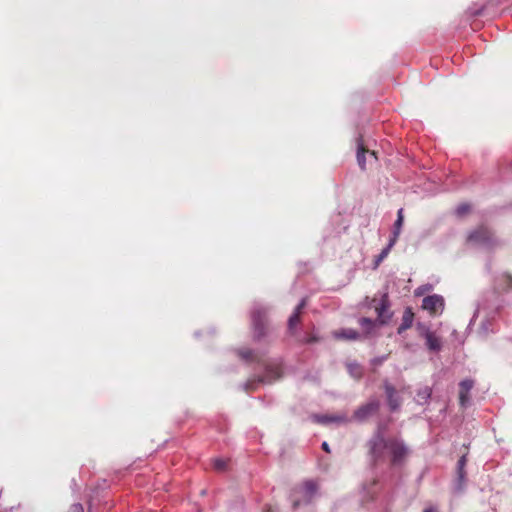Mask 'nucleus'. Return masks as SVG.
<instances>
[{"mask_svg":"<svg viewBox=\"0 0 512 512\" xmlns=\"http://www.w3.org/2000/svg\"><path fill=\"white\" fill-rule=\"evenodd\" d=\"M318 340H319V339H318V337H316V336H311V337H308V338L306 339V342H307V343H314V342H317Z\"/></svg>","mask_w":512,"mask_h":512,"instance_id":"2f4dec72","label":"nucleus"},{"mask_svg":"<svg viewBox=\"0 0 512 512\" xmlns=\"http://www.w3.org/2000/svg\"><path fill=\"white\" fill-rule=\"evenodd\" d=\"M283 369L281 363H270L265 368V373L258 378V382L272 383L282 377Z\"/></svg>","mask_w":512,"mask_h":512,"instance_id":"6e6552de","label":"nucleus"},{"mask_svg":"<svg viewBox=\"0 0 512 512\" xmlns=\"http://www.w3.org/2000/svg\"><path fill=\"white\" fill-rule=\"evenodd\" d=\"M238 355L245 361L254 360V352L249 348H243L238 350Z\"/></svg>","mask_w":512,"mask_h":512,"instance_id":"5701e85b","label":"nucleus"},{"mask_svg":"<svg viewBox=\"0 0 512 512\" xmlns=\"http://www.w3.org/2000/svg\"><path fill=\"white\" fill-rule=\"evenodd\" d=\"M292 505H293V508L296 509L301 505V501L299 499L295 498L292 500Z\"/></svg>","mask_w":512,"mask_h":512,"instance_id":"7c9ffc66","label":"nucleus"},{"mask_svg":"<svg viewBox=\"0 0 512 512\" xmlns=\"http://www.w3.org/2000/svg\"><path fill=\"white\" fill-rule=\"evenodd\" d=\"M422 308L433 314L442 312L444 309V298L438 294L427 296L422 301Z\"/></svg>","mask_w":512,"mask_h":512,"instance_id":"423d86ee","label":"nucleus"},{"mask_svg":"<svg viewBox=\"0 0 512 512\" xmlns=\"http://www.w3.org/2000/svg\"><path fill=\"white\" fill-rule=\"evenodd\" d=\"M377 312V323L380 325L386 324L392 317V313L389 311V299L388 295L384 294L380 300L379 306L376 307Z\"/></svg>","mask_w":512,"mask_h":512,"instance_id":"1a4fd4ad","label":"nucleus"},{"mask_svg":"<svg viewBox=\"0 0 512 512\" xmlns=\"http://www.w3.org/2000/svg\"><path fill=\"white\" fill-rule=\"evenodd\" d=\"M467 463V456L463 455L460 457V459L457 462V470H465V466Z\"/></svg>","mask_w":512,"mask_h":512,"instance_id":"bb28decb","label":"nucleus"},{"mask_svg":"<svg viewBox=\"0 0 512 512\" xmlns=\"http://www.w3.org/2000/svg\"><path fill=\"white\" fill-rule=\"evenodd\" d=\"M383 388L385 390L387 404L389 406L390 411L395 412L399 410L402 404V399L395 389V387L389 383L387 380L383 382Z\"/></svg>","mask_w":512,"mask_h":512,"instance_id":"39448f33","label":"nucleus"},{"mask_svg":"<svg viewBox=\"0 0 512 512\" xmlns=\"http://www.w3.org/2000/svg\"><path fill=\"white\" fill-rule=\"evenodd\" d=\"M387 359V356L382 357H376L372 360V364L375 366L381 365L385 360Z\"/></svg>","mask_w":512,"mask_h":512,"instance_id":"c756f323","label":"nucleus"},{"mask_svg":"<svg viewBox=\"0 0 512 512\" xmlns=\"http://www.w3.org/2000/svg\"><path fill=\"white\" fill-rule=\"evenodd\" d=\"M434 511H435V510H434L432 507H430V508H426V509L424 510V512H434Z\"/></svg>","mask_w":512,"mask_h":512,"instance_id":"c9c22d12","label":"nucleus"},{"mask_svg":"<svg viewBox=\"0 0 512 512\" xmlns=\"http://www.w3.org/2000/svg\"><path fill=\"white\" fill-rule=\"evenodd\" d=\"M466 481L465 470H457V479L455 483V490L462 491Z\"/></svg>","mask_w":512,"mask_h":512,"instance_id":"412c9836","label":"nucleus"},{"mask_svg":"<svg viewBox=\"0 0 512 512\" xmlns=\"http://www.w3.org/2000/svg\"><path fill=\"white\" fill-rule=\"evenodd\" d=\"M432 289V286L427 284V285H422V286H419L416 290H415V295L416 296H422L424 293L430 291Z\"/></svg>","mask_w":512,"mask_h":512,"instance_id":"393cba45","label":"nucleus"},{"mask_svg":"<svg viewBox=\"0 0 512 512\" xmlns=\"http://www.w3.org/2000/svg\"><path fill=\"white\" fill-rule=\"evenodd\" d=\"M213 465L217 471H223L226 468V461L223 459H215Z\"/></svg>","mask_w":512,"mask_h":512,"instance_id":"a878e982","label":"nucleus"},{"mask_svg":"<svg viewBox=\"0 0 512 512\" xmlns=\"http://www.w3.org/2000/svg\"><path fill=\"white\" fill-rule=\"evenodd\" d=\"M359 324L367 333H371L374 327L377 325V321L367 317H362L359 319Z\"/></svg>","mask_w":512,"mask_h":512,"instance_id":"6ab92c4d","label":"nucleus"},{"mask_svg":"<svg viewBox=\"0 0 512 512\" xmlns=\"http://www.w3.org/2000/svg\"><path fill=\"white\" fill-rule=\"evenodd\" d=\"M432 395V389L428 386L418 389L416 394V402L419 405H424L429 402Z\"/></svg>","mask_w":512,"mask_h":512,"instance_id":"f3484780","label":"nucleus"},{"mask_svg":"<svg viewBox=\"0 0 512 512\" xmlns=\"http://www.w3.org/2000/svg\"><path fill=\"white\" fill-rule=\"evenodd\" d=\"M403 221H404V216H403V209L400 208L397 212V219L394 223V228H393V232H392V236L390 237V239H394V243L397 242V239L400 235V232H401V229H402V225H403Z\"/></svg>","mask_w":512,"mask_h":512,"instance_id":"dca6fc26","label":"nucleus"},{"mask_svg":"<svg viewBox=\"0 0 512 512\" xmlns=\"http://www.w3.org/2000/svg\"><path fill=\"white\" fill-rule=\"evenodd\" d=\"M306 305V300L305 299H302L299 304L296 306L294 312L298 313V314H301L303 308L305 307Z\"/></svg>","mask_w":512,"mask_h":512,"instance_id":"c85d7f7f","label":"nucleus"},{"mask_svg":"<svg viewBox=\"0 0 512 512\" xmlns=\"http://www.w3.org/2000/svg\"><path fill=\"white\" fill-rule=\"evenodd\" d=\"M245 389H246V390L254 389V381H248V382L245 384Z\"/></svg>","mask_w":512,"mask_h":512,"instance_id":"473e14b6","label":"nucleus"},{"mask_svg":"<svg viewBox=\"0 0 512 512\" xmlns=\"http://www.w3.org/2000/svg\"><path fill=\"white\" fill-rule=\"evenodd\" d=\"M469 210H470V205L467 203H463V204H460L459 206H457L455 213L457 216L462 217L465 214H467Z\"/></svg>","mask_w":512,"mask_h":512,"instance_id":"b1692460","label":"nucleus"},{"mask_svg":"<svg viewBox=\"0 0 512 512\" xmlns=\"http://www.w3.org/2000/svg\"><path fill=\"white\" fill-rule=\"evenodd\" d=\"M333 336L337 339L356 340L360 334L354 329L346 328L333 332Z\"/></svg>","mask_w":512,"mask_h":512,"instance_id":"2eb2a0df","label":"nucleus"},{"mask_svg":"<svg viewBox=\"0 0 512 512\" xmlns=\"http://www.w3.org/2000/svg\"><path fill=\"white\" fill-rule=\"evenodd\" d=\"M313 421L323 424V425H329V424H347L351 421L350 418L345 413L336 414V415H320L315 414L312 416Z\"/></svg>","mask_w":512,"mask_h":512,"instance_id":"0eeeda50","label":"nucleus"},{"mask_svg":"<svg viewBox=\"0 0 512 512\" xmlns=\"http://www.w3.org/2000/svg\"><path fill=\"white\" fill-rule=\"evenodd\" d=\"M414 319V314L412 312V309L407 307L404 310L403 316H402V322L400 326L398 327V334H402L405 330L409 329L412 326Z\"/></svg>","mask_w":512,"mask_h":512,"instance_id":"ddd939ff","label":"nucleus"},{"mask_svg":"<svg viewBox=\"0 0 512 512\" xmlns=\"http://www.w3.org/2000/svg\"><path fill=\"white\" fill-rule=\"evenodd\" d=\"M300 322V314L293 312L288 319V329L291 333H293L295 327Z\"/></svg>","mask_w":512,"mask_h":512,"instance_id":"4be33fe9","label":"nucleus"},{"mask_svg":"<svg viewBox=\"0 0 512 512\" xmlns=\"http://www.w3.org/2000/svg\"><path fill=\"white\" fill-rule=\"evenodd\" d=\"M474 386V381L471 379H464L459 383V402L462 407H466L469 402V393Z\"/></svg>","mask_w":512,"mask_h":512,"instance_id":"f8f14e48","label":"nucleus"},{"mask_svg":"<svg viewBox=\"0 0 512 512\" xmlns=\"http://www.w3.org/2000/svg\"><path fill=\"white\" fill-rule=\"evenodd\" d=\"M366 153H369L371 157H373L375 160H377L376 152L375 151H369L365 147V145L363 143L362 137L359 136L357 138V153H356V157H357V163H358L359 167L362 170H365V168H366V158H365V154Z\"/></svg>","mask_w":512,"mask_h":512,"instance_id":"9d476101","label":"nucleus"},{"mask_svg":"<svg viewBox=\"0 0 512 512\" xmlns=\"http://www.w3.org/2000/svg\"><path fill=\"white\" fill-rule=\"evenodd\" d=\"M317 484L312 481H306L301 488L295 490L294 493H300L303 496L304 503H309L317 493Z\"/></svg>","mask_w":512,"mask_h":512,"instance_id":"9b49d317","label":"nucleus"},{"mask_svg":"<svg viewBox=\"0 0 512 512\" xmlns=\"http://www.w3.org/2000/svg\"><path fill=\"white\" fill-rule=\"evenodd\" d=\"M426 345L429 350L438 352L441 350L442 344L440 339L431 331L425 332Z\"/></svg>","mask_w":512,"mask_h":512,"instance_id":"4468645a","label":"nucleus"},{"mask_svg":"<svg viewBox=\"0 0 512 512\" xmlns=\"http://www.w3.org/2000/svg\"><path fill=\"white\" fill-rule=\"evenodd\" d=\"M504 277L509 281V288L512 287V276L510 274H504Z\"/></svg>","mask_w":512,"mask_h":512,"instance_id":"f704fd0d","label":"nucleus"},{"mask_svg":"<svg viewBox=\"0 0 512 512\" xmlns=\"http://www.w3.org/2000/svg\"><path fill=\"white\" fill-rule=\"evenodd\" d=\"M267 311V308L259 303L254 304L252 308L251 321L256 340H260L266 334Z\"/></svg>","mask_w":512,"mask_h":512,"instance_id":"7ed1b4c3","label":"nucleus"},{"mask_svg":"<svg viewBox=\"0 0 512 512\" xmlns=\"http://www.w3.org/2000/svg\"><path fill=\"white\" fill-rule=\"evenodd\" d=\"M386 425L380 423L369 441L370 454L375 461L381 460L386 454L391 457L393 465H400L408 454V447L399 438L384 437Z\"/></svg>","mask_w":512,"mask_h":512,"instance_id":"f257e3e1","label":"nucleus"},{"mask_svg":"<svg viewBox=\"0 0 512 512\" xmlns=\"http://www.w3.org/2000/svg\"><path fill=\"white\" fill-rule=\"evenodd\" d=\"M347 369H348L349 374L353 378H355V379L361 378V376H362V369H361V367H360V365L358 363L353 362V363L347 364Z\"/></svg>","mask_w":512,"mask_h":512,"instance_id":"aec40b11","label":"nucleus"},{"mask_svg":"<svg viewBox=\"0 0 512 512\" xmlns=\"http://www.w3.org/2000/svg\"><path fill=\"white\" fill-rule=\"evenodd\" d=\"M322 449H323L324 451L328 452V453L330 452L329 445H328V443H327L326 441H324V442L322 443Z\"/></svg>","mask_w":512,"mask_h":512,"instance_id":"72a5a7b5","label":"nucleus"},{"mask_svg":"<svg viewBox=\"0 0 512 512\" xmlns=\"http://www.w3.org/2000/svg\"><path fill=\"white\" fill-rule=\"evenodd\" d=\"M396 243H394V239H390L387 246L382 249L380 254L375 259V266L377 267L389 254L391 249L394 247Z\"/></svg>","mask_w":512,"mask_h":512,"instance_id":"a211bd4d","label":"nucleus"},{"mask_svg":"<svg viewBox=\"0 0 512 512\" xmlns=\"http://www.w3.org/2000/svg\"><path fill=\"white\" fill-rule=\"evenodd\" d=\"M380 406L381 403L377 398H371L367 403L359 406L354 411L352 419L359 423H363L376 414L379 411Z\"/></svg>","mask_w":512,"mask_h":512,"instance_id":"20e7f679","label":"nucleus"},{"mask_svg":"<svg viewBox=\"0 0 512 512\" xmlns=\"http://www.w3.org/2000/svg\"><path fill=\"white\" fill-rule=\"evenodd\" d=\"M468 243L486 249H492L497 246V240L493 233L486 227H479L472 231L467 237Z\"/></svg>","mask_w":512,"mask_h":512,"instance_id":"f03ea898","label":"nucleus"},{"mask_svg":"<svg viewBox=\"0 0 512 512\" xmlns=\"http://www.w3.org/2000/svg\"><path fill=\"white\" fill-rule=\"evenodd\" d=\"M68 512H84V509L80 503H76L70 507Z\"/></svg>","mask_w":512,"mask_h":512,"instance_id":"cd10ccee","label":"nucleus"}]
</instances>
